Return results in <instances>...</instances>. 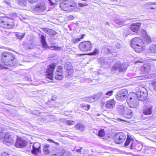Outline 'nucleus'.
Masks as SVG:
<instances>
[{"label":"nucleus","instance_id":"1","mask_svg":"<svg viewBox=\"0 0 156 156\" xmlns=\"http://www.w3.org/2000/svg\"><path fill=\"white\" fill-rule=\"evenodd\" d=\"M16 58L13 54L9 52H3L2 54V60L3 63L1 65L7 67L15 65Z\"/></svg>","mask_w":156,"mask_h":156},{"label":"nucleus","instance_id":"2","mask_svg":"<svg viewBox=\"0 0 156 156\" xmlns=\"http://www.w3.org/2000/svg\"><path fill=\"white\" fill-rule=\"evenodd\" d=\"M14 25V20L7 17H0V26L6 29L12 28Z\"/></svg>","mask_w":156,"mask_h":156},{"label":"nucleus","instance_id":"3","mask_svg":"<svg viewBox=\"0 0 156 156\" xmlns=\"http://www.w3.org/2000/svg\"><path fill=\"white\" fill-rule=\"evenodd\" d=\"M128 97V91L126 89H122L117 93L115 98L118 101H122Z\"/></svg>","mask_w":156,"mask_h":156},{"label":"nucleus","instance_id":"4","mask_svg":"<svg viewBox=\"0 0 156 156\" xmlns=\"http://www.w3.org/2000/svg\"><path fill=\"white\" fill-rule=\"evenodd\" d=\"M79 46L81 51H90L92 48V45L89 41H84L80 43Z\"/></svg>","mask_w":156,"mask_h":156},{"label":"nucleus","instance_id":"5","mask_svg":"<svg viewBox=\"0 0 156 156\" xmlns=\"http://www.w3.org/2000/svg\"><path fill=\"white\" fill-rule=\"evenodd\" d=\"M126 101L129 106L131 108H136L138 105L137 99L133 96L128 97Z\"/></svg>","mask_w":156,"mask_h":156},{"label":"nucleus","instance_id":"6","mask_svg":"<svg viewBox=\"0 0 156 156\" xmlns=\"http://www.w3.org/2000/svg\"><path fill=\"white\" fill-rule=\"evenodd\" d=\"M126 136L123 133H119L115 134L114 138L115 142L117 144H121L125 140Z\"/></svg>","mask_w":156,"mask_h":156},{"label":"nucleus","instance_id":"7","mask_svg":"<svg viewBox=\"0 0 156 156\" xmlns=\"http://www.w3.org/2000/svg\"><path fill=\"white\" fill-rule=\"evenodd\" d=\"M65 69L67 74L66 75L67 77L71 76L73 74V70L72 64L70 62H67L65 64Z\"/></svg>","mask_w":156,"mask_h":156},{"label":"nucleus","instance_id":"8","mask_svg":"<svg viewBox=\"0 0 156 156\" xmlns=\"http://www.w3.org/2000/svg\"><path fill=\"white\" fill-rule=\"evenodd\" d=\"M26 142L23 139L19 137L17 138L15 146L17 148H22L26 146Z\"/></svg>","mask_w":156,"mask_h":156},{"label":"nucleus","instance_id":"9","mask_svg":"<svg viewBox=\"0 0 156 156\" xmlns=\"http://www.w3.org/2000/svg\"><path fill=\"white\" fill-rule=\"evenodd\" d=\"M55 65L52 64L50 65L48 67L47 71V77L50 80L53 78V73L55 69Z\"/></svg>","mask_w":156,"mask_h":156},{"label":"nucleus","instance_id":"10","mask_svg":"<svg viewBox=\"0 0 156 156\" xmlns=\"http://www.w3.org/2000/svg\"><path fill=\"white\" fill-rule=\"evenodd\" d=\"M142 43H144L140 38L136 37L131 40L130 44L131 47L133 48Z\"/></svg>","mask_w":156,"mask_h":156},{"label":"nucleus","instance_id":"11","mask_svg":"<svg viewBox=\"0 0 156 156\" xmlns=\"http://www.w3.org/2000/svg\"><path fill=\"white\" fill-rule=\"evenodd\" d=\"M147 93L140 92L136 94V97L138 100L144 101L147 98Z\"/></svg>","mask_w":156,"mask_h":156},{"label":"nucleus","instance_id":"12","mask_svg":"<svg viewBox=\"0 0 156 156\" xmlns=\"http://www.w3.org/2000/svg\"><path fill=\"white\" fill-rule=\"evenodd\" d=\"M4 140L3 142L5 144H7L8 143L12 144L14 142L13 139L12 138L11 136L8 133H6L4 136Z\"/></svg>","mask_w":156,"mask_h":156},{"label":"nucleus","instance_id":"13","mask_svg":"<svg viewBox=\"0 0 156 156\" xmlns=\"http://www.w3.org/2000/svg\"><path fill=\"white\" fill-rule=\"evenodd\" d=\"M153 108V106L151 105H149L147 106H145L143 109V113L146 115H151L152 113V109Z\"/></svg>","mask_w":156,"mask_h":156},{"label":"nucleus","instance_id":"14","mask_svg":"<svg viewBox=\"0 0 156 156\" xmlns=\"http://www.w3.org/2000/svg\"><path fill=\"white\" fill-rule=\"evenodd\" d=\"M116 102L113 99L108 101L105 104V107L107 108L112 109L115 107Z\"/></svg>","mask_w":156,"mask_h":156},{"label":"nucleus","instance_id":"15","mask_svg":"<svg viewBox=\"0 0 156 156\" xmlns=\"http://www.w3.org/2000/svg\"><path fill=\"white\" fill-rule=\"evenodd\" d=\"M41 147L40 144L38 142L34 143L33 144V148L32 150V153L34 154H36L40 151Z\"/></svg>","mask_w":156,"mask_h":156},{"label":"nucleus","instance_id":"16","mask_svg":"<svg viewBox=\"0 0 156 156\" xmlns=\"http://www.w3.org/2000/svg\"><path fill=\"white\" fill-rule=\"evenodd\" d=\"M141 25V23L140 22L133 23L130 27V29L132 31L137 32L138 31Z\"/></svg>","mask_w":156,"mask_h":156},{"label":"nucleus","instance_id":"17","mask_svg":"<svg viewBox=\"0 0 156 156\" xmlns=\"http://www.w3.org/2000/svg\"><path fill=\"white\" fill-rule=\"evenodd\" d=\"M135 51L137 52L140 53L143 51L145 48V46L144 43H142L137 46L133 47Z\"/></svg>","mask_w":156,"mask_h":156},{"label":"nucleus","instance_id":"18","mask_svg":"<svg viewBox=\"0 0 156 156\" xmlns=\"http://www.w3.org/2000/svg\"><path fill=\"white\" fill-rule=\"evenodd\" d=\"M126 112L124 111H122V113H123V115L127 119L131 118L133 115V114L132 111L128 108H126Z\"/></svg>","mask_w":156,"mask_h":156},{"label":"nucleus","instance_id":"19","mask_svg":"<svg viewBox=\"0 0 156 156\" xmlns=\"http://www.w3.org/2000/svg\"><path fill=\"white\" fill-rule=\"evenodd\" d=\"M69 9L72 11L76 6V3L73 0H66Z\"/></svg>","mask_w":156,"mask_h":156},{"label":"nucleus","instance_id":"20","mask_svg":"<svg viewBox=\"0 0 156 156\" xmlns=\"http://www.w3.org/2000/svg\"><path fill=\"white\" fill-rule=\"evenodd\" d=\"M142 145L138 143H135L134 142L132 143L131 148L134 149L137 151H140L142 149Z\"/></svg>","mask_w":156,"mask_h":156},{"label":"nucleus","instance_id":"21","mask_svg":"<svg viewBox=\"0 0 156 156\" xmlns=\"http://www.w3.org/2000/svg\"><path fill=\"white\" fill-rule=\"evenodd\" d=\"M151 66L149 64H144L141 68V69L144 73H147L151 70Z\"/></svg>","mask_w":156,"mask_h":156},{"label":"nucleus","instance_id":"22","mask_svg":"<svg viewBox=\"0 0 156 156\" xmlns=\"http://www.w3.org/2000/svg\"><path fill=\"white\" fill-rule=\"evenodd\" d=\"M43 30L45 33L51 35H54L56 33L55 31L50 29L44 28L43 29Z\"/></svg>","mask_w":156,"mask_h":156},{"label":"nucleus","instance_id":"23","mask_svg":"<svg viewBox=\"0 0 156 156\" xmlns=\"http://www.w3.org/2000/svg\"><path fill=\"white\" fill-rule=\"evenodd\" d=\"M41 42L43 48H46L47 47V44L46 42L45 37L43 35H42L41 37Z\"/></svg>","mask_w":156,"mask_h":156},{"label":"nucleus","instance_id":"24","mask_svg":"<svg viewBox=\"0 0 156 156\" xmlns=\"http://www.w3.org/2000/svg\"><path fill=\"white\" fill-rule=\"evenodd\" d=\"M46 9V7L44 5H37L35 8V9L39 11H43Z\"/></svg>","mask_w":156,"mask_h":156},{"label":"nucleus","instance_id":"25","mask_svg":"<svg viewBox=\"0 0 156 156\" xmlns=\"http://www.w3.org/2000/svg\"><path fill=\"white\" fill-rule=\"evenodd\" d=\"M149 53H154L155 54L156 56V44H152L151 45L149 49Z\"/></svg>","mask_w":156,"mask_h":156},{"label":"nucleus","instance_id":"26","mask_svg":"<svg viewBox=\"0 0 156 156\" xmlns=\"http://www.w3.org/2000/svg\"><path fill=\"white\" fill-rule=\"evenodd\" d=\"M75 128L81 131H83L85 129V126L80 123H78L75 126Z\"/></svg>","mask_w":156,"mask_h":156},{"label":"nucleus","instance_id":"27","mask_svg":"<svg viewBox=\"0 0 156 156\" xmlns=\"http://www.w3.org/2000/svg\"><path fill=\"white\" fill-rule=\"evenodd\" d=\"M49 147V145L48 144H45L43 147V151L45 154H48L49 153V151L48 148Z\"/></svg>","mask_w":156,"mask_h":156},{"label":"nucleus","instance_id":"28","mask_svg":"<svg viewBox=\"0 0 156 156\" xmlns=\"http://www.w3.org/2000/svg\"><path fill=\"white\" fill-rule=\"evenodd\" d=\"M128 67V66L125 63H123L122 65H121L119 71L122 72H124L126 70Z\"/></svg>","mask_w":156,"mask_h":156},{"label":"nucleus","instance_id":"29","mask_svg":"<svg viewBox=\"0 0 156 156\" xmlns=\"http://www.w3.org/2000/svg\"><path fill=\"white\" fill-rule=\"evenodd\" d=\"M144 40L147 43H151V37L148 35L144 37Z\"/></svg>","mask_w":156,"mask_h":156},{"label":"nucleus","instance_id":"30","mask_svg":"<svg viewBox=\"0 0 156 156\" xmlns=\"http://www.w3.org/2000/svg\"><path fill=\"white\" fill-rule=\"evenodd\" d=\"M103 94V92L102 91H100L96 94L94 95L93 96L95 99V101L100 98Z\"/></svg>","mask_w":156,"mask_h":156},{"label":"nucleus","instance_id":"31","mask_svg":"<svg viewBox=\"0 0 156 156\" xmlns=\"http://www.w3.org/2000/svg\"><path fill=\"white\" fill-rule=\"evenodd\" d=\"M121 66V62H117L113 66L112 69H117L119 68L120 69Z\"/></svg>","mask_w":156,"mask_h":156},{"label":"nucleus","instance_id":"32","mask_svg":"<svg viewBox=\"0 0 156 156\" xmlns=\"http://www.w3.org/2000/svg\"><path fill=\"white\" fill-rule=\"evenodd\" d=\"M81 106L83 109L86 110H88L90 108V105L86 104H82L81 105Z\"/></svg>","mask_w":156,"mask_h":156},{"label":"nucleus","instance_id":"33","mask_svg":"<svg viewBox=\"0 0 156 156\" xmlns=\"http://www.w3.org/2000/svg\"><path fill=\"white\" fill-rule=\"evenodd\" d=\"M86 100L87 101L90 102H92L95 101L93 96L90 97H87Z\"/></svg>","mask_w":156,"mask_h":156},{"label":"nucleus","instance_id":"34","mask_svg":"<svg viewBox=\"0 0 156 156\" xmlns=\"http://www.w3.org/2000/svg\"><path fill=\"white\" fill-rule=\"evenodd\" d=\"M105 131L103 129H100L98 131V135L100 137H103L105 135Z\"/></svg>","mask_w":156,"mask_h":156},{"label":"nucleus","instance_id":"35","mask_svg":"<svg viewBox=\"0 0 156 156\" xmlns=\"http://www.w3.org/2000/svg\"><path fill=\"white\" fill-rule=\"evenodd\" d=\"M17 2L20 5H25L27 4L26 0H17Z\"/></svg>","mask_w":156,"mask_h":156},{"label":"nucleus","instance_id":"36","mask_svg":"<svg viewBox=\"0 0 156 156\" xmlns=\"http://www.w3.org/2000/svg\"><path fill=\"white\" fill-rule=\"evenodd\" d=\"M125 21L123 20L119 19L116 20L115 22L117 24L119 25H121L123 24L124 23Z\"/></svg>","mask_w":156,"mask_h":156},{"label":"nucleus","instance_id":"37","mask_svg":"<svg viewBox=\"0 0 156 156\" xmlns=\"http://www.w3.org/2000/svg\"><path fill=\"white\" fill-rule=\"evenodd\" d=\"M113 91L112 90L108 91L105 94L106 96V97L107 98L109 97L110 96H112L113 95Z\"/></svg>","mask_w":156,"mask_h":156},{"label":"nucleus","instance_id":"38","mask_svg":"<svg viewBox=\"0 0 156 156\" xmlns=\"http://www.w3.org/2000/svg\"><path fill=\"white\" fill-rule=\"evenodd\" d=\"M99 53V50L97 48H95L94 51L89 54L90 55H96L98 54Z\"/></svg>","mask_w":156,"mask_h":156},{"label":"nucleus","instance_id":"39","mask_svg":"<svg viewBox=\"0 0 156 156\" xmlns=\"http://www.w3.org/2000/svg\"><path fill=\"white\" fill-rule=\"evenodd\" d=\"M57 74L59 75H62V68L59 67L58 69L57 70V71L55 73V75H57Z\"/></svg>","mask_w":156,"mask_h":156},{"label":"nucleus","instance_id":"40","mask_svg":"<svg viewBox=\"0 0 156 156\" xmlns=\"http://www.w3.org/2000/svg\"><path fill=\"white\" fill-rule=\"evenodd\" d=\"M24 34L22 33H18L16 34V37L20 39H22L24 37Z\"/></svg>","mask_w":156,"mask_h":156},{"label":"nucleus","instance_id":"41","mask_svg":"<svg viewBox=\"0 0 156 156\" xmlns=\"http://www.w3.org/2000/svg\"><path fill=\"white\" fill-rule=\"evenodd\" d=\"M126 108H126L125 107L121 105L120 106L119 108V111L123 115V113H122V111H124V112H126Z\"/></svg>","mask_w":156,"mask_h":156},{"label":"nucleus","instance_id":"42","mask_svg":"<svg viewBox=\"0 0 156 156\" xmlns=\"http://www.w3.org/2000/svg\"><path fill=\"white\" fill-rule=\"evenodd\" d=\"M55 77L56 79L61 80L62 79L63 76L62 75H58V74H57V75H55Z\"/></svg>","mask_w":156,"mask_h":156},{"label":"nucleus","instance_id":"43","mask_svg":"<svg viewBox=\"0 0 156 156\" xmlns=\"http://www.w3.org/2000/svg\"><path fill=\"white\" fill-rule=\"evenodd\" d=\"M51 48H52L53 50H61V47H57L55 46H53L51 47Z\"/></svg>","mask_w":156,"mask_h":156},{"label":"nucleus","instance_id":"44","mask_svg":"<svg viewBox=\"0 0 156 156\" xmlns=\"http://www.w3.org/2000/svg\"><path fill=\"white\" fill-rule=\"evenodd\" d=\"M66 124L69 125H73L75 124V122L73 121L69 120L67 121L66 122Z\"/></svg>","mask_w":156,"mask_h":156},{"label":"nucleus","instance_id":"45","mask_svg":"<svg viewBox=\"0 0 156 156\" xmlns=\"http://www.w3.org/2000/svg\"><path fill=\"white\" fill-rule=\"evenodd\" d=\"M130 139L127 138L125 143V146H128L130 142Z\"/></svg>","mask_w":156,"mask_h":156},{"label":"nucleus","instance_id":"46","mask_svg":"<svg viewBox=\"0 0 156 156\" xmlns=\"http://www.w3.org/2000/svg\"><path fill=\"white\" fill-rule=\"evenodd\" d=\"M88 5V4L86 3L82 4L81 3H79L78 4V6L80 7H83V6H86Z\"/></svg>","mask_w":156,"mask_h":156},{"label":"nucleus","instance_id":"47","mask_svg":"<svg viewBox=\"0 0 156 156\" xmlns=\"http://www.w3.org/2000/svg\"><path fill=\"white\" fill-rule=\"evenodd\" d=\"M116 47L118 48H120L122 47V45L119 43L117 42L116 44Z\"/></svg>","mask_w":156,"mask_h":156},{"label":"nucleus","instance_id":"48","mask_svg":"<svg viewBox=\"0 0 156 156\" xmlns=\"http://www.w3.org/2000/svg\"><path fill=\"white\" fill-rule=\"evenodd\" d=\"M80 41V39H76V38H73L72 40V41L74 43H76L78 41Z\"/></svg>","mask_w":156,"mask_h":156},{"label":"nucleus","instance_id":"49","mask_svg":"<svg viewBox=\"0 0 156 156\" xmlns=\"http://www.w3.org/2000/svg\"><path fill=\"white\" fill-rule=\"evenodd\" d=\"M142 33V34H143L144 35V36H146L148 35L147 34V33L146 31V30H145L144 29H143L141 31Z\"/></svg>","mask_w":156,"mask_h":156},{"label":"nucleus","instance_id":"50","mask_svg":"<svg viewBox=\"0 0 156 156\" xmlns=\"http://www.w3.org/2000/svg\"><path fill=\"white\" fill-rule=\"evenodd\" d=\"M29 2L31 3H33L37 2L38 0H28Z\"/></svg>","mask_w":156,"mask_h":156},{"label":"nucleus","instance_id":"51","mask_svg":"<svg viewBox=\"0 0 156 156\" xmlns=\"http://www.w3.org/2000/svg\"><path fill=\"white\" fill-rule=\"evenodd\" d=\"M152 84L153 85L154 89L155 90H156V81L153 82Z\"/></svg>","mask_w":156,"mask_h":156},{"label":"nucleus","instance_id":"52","mask_svg":"<svg viewBox=\"0 0 156 156\" xmlns=\"http://www.w3.org/2000/svg\"><path fill=\"white\" fill-rule=\"evenodd\" d=\"M146 5H156V2H147L146 3Z\"/></svg>","mask_w":156,"mask_h":156},{"label":"nucleus","instance_id":"53","mask_svg":"<svg viewBox=\"0 0 156 156\" xmlns=\"http://www.w3.org/2000/svg\"><path fill=\"white\" fill-rule=\"evenodd\" d=\"M7 67H5V66H2L1 64H0V69H2L3 68H7Z\"/></svg>","mask_w":156,"mask_h":156},{"label":"nucleus","instance_id":"54","mask_svg":"<svg viewBox=\"0 0 156 156\" xmlns=\"http://www.w3.org/2000/svg\"><path fill=\"white\" fill-rule=\"evenodd\" d=\"M48 1H49V3L51 5L54 6L55 5V4L53 3L51 0H48Z\"/></svg>","mask_w":156,"mask_h":156},{"label":"nucleus","instance_id":"55","mask_svg":"<svg viewBox=\"0 0 156 156\" xmlns=\"http://www.w3.org/2000/svg\"><path fill=\"white\" fill-rule=\"evenodd\" d=\"M9 155L8 154H6L5 152L2 153V156H9Z\"/></svg>","mask_w":156,"mask_h":156},{"label":"nucleus","instance_id":"56","mask_svg":"<svg viewBox=\"0 0 156 156\" xmlns=\"http://www.w3.org/2000/svg\"><path fill=\"white\" fill-rule=\"evenodd\" d=\"M85 34H83L81 35L80 38H78V39H80V40L81 39H83L84 38V37H85Z\"/></svg>","mask_w":156,"mask_h":156},{"label":"nucleus","instance_id":"57","mask_svg":"<svg viewBox=\"0 0 156 156\" xmlns=\"http://www.w3.org/2000/svg\"><path fill=\"white\" fill-rule=\"evenodd\" d=\"M56 99V96H53L52 98V100H55Z\"/></svg>","mask_w":156,"mask_h":156},{"label":"nucleus","instance_id":"58","mask_svg":"<svg viewBox=\"0 0 156 156\" xmlns=\"http://www.w3.org/2000/svg\"><path fill=\"white\" fill-rule=\"evenodd\" d=\"M48 140L50 142L53 143L54 141L50 139H48Z\"/></svg>","mask_w":156,"mask_h":156},{"label":"nucleus","instance_id":"59","mask_svg":"<svg viewBox=\"0 0 156 156\" xmlns=\"http://www.w3.org/2000/svg\"><path fill=\"white\" fill-rule=\"evenodd\" d=\"M69 18L70 20H72L73 19V16H69Z\"/></svg>","mask_w":156,"mask_h":156},{"label":"nucleus","instance_id":"60","mask_svg":"<svg viewBox=\"0 0 156 156\" xmlns=\"http://www.w3.org/2000/svg\"><path fill=\"white\" fill-rule=\"evenodd\" d=\"M53 143H54L55 144H56L57 145H59V144L58 143H57V142H55L54 141V142H53Z\"/></svg>","mask_w":156,"mask_h":156},{"label":"nucleus","instance_id":"61","mask_svg":"<svg viewBox=\"0 0 156 156\" xmlns=\"http://www.w3.org/2000/svg\"><path fill=\"white\" fill-rule=\"evenodd\" d=\"M106 24L108 25V26L110 24L108 22H106Z\"/></svg>","mask_w":156,"mask_h":156},{"label":"nucleus","instance_id":"62","mask_svg":"<svg viewBox=\"0 0 156 156\" xmlns=\"http://www.w3.org/2000/svg\"><path fill=\"white\" fill-rule=\"evenodd\" d=\"M151 9H156V7H151Z\"/></svg>","mask_w":156,"mask_h":156},{"label":"nucleus","instance_id":"63","mask_svg":"<svg viewBox=\"0 0 156 156\" xmlns=\"http://www.w3.org/2000/svg\"><path fill=\"white\" fill-rule=\"evenodd\" d=\"M80 149H79V150H77V152H80Z\"/></svg>","mask_w":156,"mask_h":156},{"label":"nucleus","instance_id":"64","mask_svg":"<svg viewBox=\"0 0 156 156\" xmlns=\"http://www.w3.org/2000/svg\"><path fill=\"white\" fill-rule=\"evenodd\" d=\"M3 136H1L0 137V138H3Z\"/></svg>","mask_w":156,"mask_h":156}]
</instances>
